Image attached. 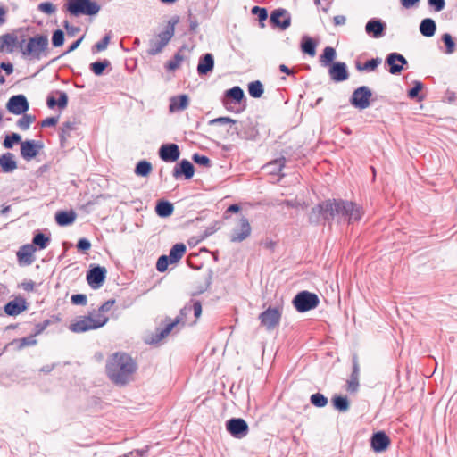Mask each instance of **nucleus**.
<instances>
[{"label":"nucleus","instance_id":"obj_36","mask_svg":"<svg viewBox=\"0 0 457 457\" xmlns=\"http://www.w3.org/2000/svg\"><path fill=\"white\" fill-rule=\"evenodd\" d=\"M173 204L167 200H159L155 205V212L161 218H167L173 213Z\"/></svg>","mask_w":457,"mask_h":457},{"label":"nucleus","instance_id":"obj_11","mask_svg":"<svg viewBox=\"0 0 457 457\" xmlns=\"http://www.w3.org/2000/svg\"><path fill=\"white\" fill-rule=\"evenodd\" d=\"M281 312L278 308L269 307L259 315L261 324L266 328L267 330H273L280 322Z\"/></svg>","mask_w":457,"mask_h":457},{"label":"nucleus","instance_id":"obj_15","mask_svg":"<svg viewBox=\"0 0 457 457\" xmlns=\"http://www.w3.org/2000/svg\"><path fill=\"white\" fill-rule=\"evenodd\" d=\"M386 63L388 65V71L393 74H400L404 69V66L408 65L406 58L399 53H390L386 57Z\"/></svg>","mask_w":457,"mask_h":457},{"label":"nucleus","instance_id":"obj_42","mask_svg":"<svg viewBox=\"0 0 457 457\" xmlns=\"http://www.w3.org/2000/svg\"><path fill=\"white\" fill-rule=\"evenodd\" d=\"M264 92L263 85L259 80L252 81L248 84V93L253 98H260Z\"/></svg>","mask_w":457,"mask_h":457},{"label":"nucleus","instance_id":"obj_24","mask_svg":"<svg viewBox=\"0 0 457 457\" xmlns=\"http://www.w3.org/2000/svg\"><path fill=\"white\" fill-rule=\"evenodd\" d=\"M36 251V248L31 244H27L20 247L19 251L17 252V259L20 264L24 265H30L33 263L35 258H34V253Z\"/></svg>","mask_w":457,"mask_h":457},{"label":"nucleus","instance_id":"obj_3","mask_svg":"<svg viewBox=\"0 0 457 457\" xmlns=\"http://www.w3.org/2000/svg\"><path fill=\"white\" fill-rule=\"evenodd\" d=\"M179 17L178 15L172 16L169 20L165 29L160 32L156 38H153L149 41V48L147 50L149 55H156L163 50V48L168 45L170 40L174 36L175 26L179 23Z\"/></svg>","mask_w":457,"mask_h":457},{"label":"nucleus","instance_id":"obj_47","mask_svg":"<svg viewBox=\"0 0 457 457\" xmlns=\"http://www.w3.org/2000/svg\"><path fill=\"white\" fill-rule=\"evenodd\" d=\"M22 115L23 116L18 120L17 126L21 130H27L29 129L31 123H33L36 120V117L31 114H26V112Z\"/></svg>","mask_w":457,"mask_h":457},{"label":"nucleus","instance_id":"obj_52","mask_svg":"<svg viewBox=\"0 0 457 457\" xmlns=\"http://www.w3.org/2000/svg\"><path fill=\"white\" fill-rule=\"evenodd\" d=\"M190 306H191V312L192 311L194 312V316L195 318V320L189 324V325L193 326L196 323L197 319H199L202 314V303L198 300L191 299Z\"/></svg>","mask_w":457,"mask_h":457},{"label":"nucleus","instance_id":"obj_37","mask_svg":"<svg viewBox=\"0 0 457 457\" xmlns=\"http://www.w3.org/2000/svg\"><path fill=\"white\" fill-rule=\"evenodd\" d=\"M187 247L183 243L175 244L170 250L169 259L171 264L177 263L185 254Z\"/></svg>","mask_w":457,"mask_h":457},{"label":"nucleus","instance_id":"obj_60","mask_svg":"<svg viewBox=\"0 0 457 457\" xmlns=\"http://www.w3.org/2000/svg\"><path fill=\"white\" fill-rule=\"evenodd\" d=\"M71 301L75 305H86L87 295L83 294H75L71 295Z\"/></svg>","mask_w":457,"mask_h":457},{"label":"nucleus","instance_id":"obj_12","mask_svg":"<svg viewBox=\"0 0 457 457\" xmlns=\"http://www.w3.org/2000/svg\"><path fill=\"white\" fill-rule=\"evenodd\" d=\"M29 108L27 97L24 95H14L11 96L6 104V109L12 114H24Z\"/></svg>","mask_w":457,"mask_h":457},{"label":"nucleus","instance_id":"obj_8","mask_svg":"<svg viewBox=\"0 0 457 457\" xmlns=\"http://www.w3.org/2000/svg\"><path fill=\"white\" fill-rule=\"evenodd\" d=\"M191 313L190 301L180 309L179 315L173 320H170L169 323L162 329H157L155 341H160L166 337L172 329L179 324L185 325L187 323V315Z\"/></svg>","mask_w":457,"mask_h":457},{"label":"nucleus","instance_id":"obj_17","mask_svg":"<svg viewBox=\"0 0 457 457\" xmlns=\"http://www.w3.org/2000/svg\"><path fill=\"white\" fill-rule=\"evenodd\" d=\"M386 23L378 18L370 19L365 25V32L373 38H380L385 36Z\"/></svg>","mask_w":457,"mask_h":457},{"label":"nucleus","instance_id":"obj_23","mask_svg":"<svg viewBox=\"0 0 457 457\" xmlns=\"http://www.w3.org/2000/svg\"><path fill=\"white\" fill-rule=\"evenodd\" d=\"M27 309L28 303L21 296H18L14 300L8 302L4 307V311L8 316H17Z\"/></svg>","mask_w":457,"mask_h":457},{"label":"nucleus","instance_id":"obj_49","mask_svg":"<svg viewBox=\"0 0 457 457\" xmlns=\"http://www.w3.org/2000/svg\"><path fill=\"white\" fill-rule=\"evenodd\" d=\"M184 60V56L179 53H176L173 56V59L167 62L165 64V69L169 71H175L178 69L181 63V62Z\"/></svg>","mask_w":457,"mask_h":457},{"label":"nucleus","instance_id":"obj_56","mask_svg":"<svg viewBox=\"0 0 457 457\" xmlns=\"http://www.w3.org/2000/svg\"><path fill=\"white\" fill-rule=\"evenodd\" d=\"M170 262V259L168 255H161L156 262V269L159 272H164L168 269V265Z\"/></svg>","mask_w":457,"mask_h":457},{"label":"nucleus","instance_id":"obj_46","mask_svg":"<svg viewBox=\"0 0 457 457\" xmlns=\"http://www.w3.org/2000/svg\"><path fill=\"white\" fill-rule=\"evenodd\" d=\"M311 403L318 408L325 407L328 404V398L321 393L312 394L310 397Z\"/></svg>","mask_w":457,"mask_h":457},{"label":"nucleus","instance_id":"obj_25","mask_svg":"<svg viewBox=\"0 0 457 457\" xmlns=\"http://www.w3.org/2000/svg\"><path fill=\"white\" fill-rule=\"evenodd\" d=\"M214 68V57L212 54H204L199 58L197 65V73L200 76L207 75Z\"/></svg>","mask_w":457,"mask_h":457},{"label":"nucleus","instance_id":"obj_41","mask_svg":"<svg viewBox=\"0 0 457 457\" xmlns=\"http://www.w3.org/2000/svg\"><path fill=\"white\" fill-rule=\"evenodd\" d=\"M152 169L153 167L150 162L146 160H141L136 165L135 173L137 176L147 177L152 171Z\"/></svg>","mask_w":457,"mask_h":457},{"label":"nucleus","instance_id":"obj_5","mask_svg":"<svg viewBox=\"0 0 457 457\" xmlns=\"http://www.w3.org/2000/svg\"><path fill=\"white\" fill-rule=\"evenodd\" d=\"M108 320V317L101 313L94 315L90 313L87 316H81L79 320L71 323L69 328L74 333H83L104 327Z\"/></svg>","mask_w":457,"mask_h":457},{"label":"nucleus","instance_id":"obj_10","mask_svg":"<svg viewBox=\"0 0 457 457\" xmlns=\"http://www.w3.org/2000/svg\"><path fill=\"white\" fill-rule=\"evenodd\" d=\"M227 431L235 438L242 439L248 434L249 427L242 418H231L226 421Z\"/></svg>","mask_w":457,"mask_h":457},{"label":"nucleus","instance_id":"obj_16","mask_svg":"<svg viewBox=\"0 0 457 457\" xmlns=\"http://www.w3.org/2000/svg\"><path fill=\"white\" fill-rule=\"evenodd\" d=\"M270 21L274 27L285 30L291 25V15L286 9H275L270 13Z\"/></svg>","mask_w":457,"mask_h":457},{"label":"nucleus","instance_id":"obj_50","mask_svg":"<svg viewBox=\"0 0 457 457\" xmlns=\"http://www.w3.org/2000/svg\"><path fill=\"white\" fill-rule=\"evenodd\" d=\"M252 14L256 15L258 17V21L262 28L264 27V21L268 18V12L266 8L253 6L251 10Z\"/></svg>","mask_w":457,"mask_h":457},{"label":"nucleus","instance_id":"obj_63","mask_svg":"<svg viewBox=\"0 0 457 457\" xmlns=\"http://www.w3.org/2000/svg\"><path fill=\"white\" fill-rule=\"evenodd\" d=\"M63 27L66 29L67 34L69 36H75L77 33H79L80 31L79 27H75L73 25H71L68 21H63Z\"/></svg>","mask_w":457,"mask_h":457},{"label":"nucleus","instance_id":"obj_13","mask_svg":"<svg viewBox=\"0 0 457 457\" xmlns=\"http://www.w3.org/2000/svg\"><path fill=\"white\" fill-rule=\"evenodd\" d=\"M105 278L106 269L99 265L91 267L87 272V281L93 289H98L101 287Z\"/></svg>","mask_w":457,"mask_h":457},{"label":"nucleus","instance_id":"obj_27","mask_svg":"<svg viewBox=\"0 0 457 457\" xmlns=\"http://www.w3.org/2000/svg\"><path fill=\"white\" fill-rule=\"evenodd\" d=\"M18 167L15 156L12 153L7 152L0 155V168L4 173H12Z\"/></svg>","mask_w":457,"mask_h":457},{"label":"nucleus","instance_id":"obj_26","mask_svg":"<svg viewBox=\"0 0 457 457\" xmlns=\"http://www.w3.org/2000/svg\"><path fill=\"white\" fill-rule=\"evenodd\" d=\"M18 37L13 33L0 36V51L12 54L17 47Z\"/></svg>","mask_w":457,"mask_h":457},{"label":"nucleus","instance_id":"obj_40","mask_svg":"<svg viewBox=\"0 0 457 457\" xmlns=\"http://www.w3.org/2000/svg\"><path fill=\"white\" fill-rule=\"evenodd\" d=\"M111 65V62L107 59L96 61L89 65L90 71L96 76L104 74V70Z\"/></svg>","mask_w":457,"mask_h":457},{"label":"nucleus","instance_id":"obj_57","mask_svg":"<svg viewBox=\"0 0 457 457\" xmlns=\"http://www.w3.org/2000/svg\"><path fill=\"white\" fill-rule=\"evenodd\" d=\"M19 345H18V348L19 349H21L23 347H26V346H31V345H35L37 344V340L35 338V335H31V336H29V337H22L21 339L16 341Z\"/></svg>","mask_w":457,"mask_h":457},{"label":"nucleus","instance_id":"obj_32","mask_svg":"<svg viewBox=\"0 0 457 457\" xmlns=\"http://www.w3.org/2000/svg\"><path fill=\"white\" fill-rule=\"evenodd\" d=\"M360 368L357 360L354 358L353 361V370L350 378L347 381V390L349 392H356L359 387Z\"/></svg>","mask_w":457,"mask_h":457},{"label":"nucleus","instance_id":"obj_53","mask_svg":"<svg viewBox=\"0 0 457 457\" xmlns=\"http://www.w3.org/2000/svg\"><path fill=\"white\" fill-rule=\"evenodd\" d=\"M381 62L382 60L379 57L371 58L363 63V71H374L381 63Z\"/></svg>","mask_w":457,"mask_h":457},{"label":"nucleus","instance_id":"obj_31","mask_svg":"<svg viewBox=\"0 0 457 457\" xmlns=\"http://www.w3.org/2000/svg\"><path fill=\"white\" fill-rule=\"evenodd\" d=\"M76 217V212L72 210L59 211L55 213V221L59 226H69L75 221Z\"/></svg>","mask_w":457,"mask_h":457},{"label":"nucleus","instance_id":"obj_30","mask_svg":"<svg viewBox=\"0 0 457 457\" xmlns=\"http://www.w3.org/2000/svg\"><path fill=\"white\" fill-rule=\"evenodd\" d=\"M244 98L245 93L243 89L238 86H235L225 91L223 104L227 105L228 100H231L235 104H239Z\"/></svg>","mask_w":457,"mask_h":457},{"label":"nucleus","instance_id":"obj_61","mask_svg":"<svg viewBox=\"0 0 457 457\" xmlns=\"http://www.w3.org/2000/svg\"><path fill=\"white\" fill-rule=\"evenodd\" d=\"M428 5L433 8L435 12H441L445 6V0H428Z\"/></svg>","mask_w":457,"mask_h":457},{"label":"nucleus","instance_id":"obj_2","mask_svg":"<svg viewBox=\"0 0 457 457\" xmlns=\"http://www.w3.org/2000/svg\"><path fill=\"white\" fill-rule=\"evenodd\" d=\"M325 208H327V221L337 220V222L346 221L353 224L359 221L362 215L360 206L343 199H327Z\"/></svg>","mask_w":457,"mask_h":457},{"label":"nucleus","instance_id":"obj_62","mask_svg":"<svg viewBox=\"0 0 457 457\" xmlns=\"http://www.w3.org/2000/svg\"><path fill=\"white\" fill-rule=\"evenodd\" d=\"M59 95V98L57 100L58 107L61 109H64L68 104V96L64 91H57Z\"/></svg>","mask_w":457,"mask_h":457},{"label":"nucleus","instance_id":"obj_1","mask_svg":"<svg viewBox=\"0 0 457 457\" xmlns=\"http://www.w3.org/2000/svg\"><path fill=\"white\" fill-rule=\"evenodd\" d=\"M137 370V362L125 353H113L106 363L108 378L117 386L128 384Z\"/></svg>","mask_w":457,"mask_h":457},{"label":"nucleus","instance_id":"obj_54","mask_svg":"<svg viewBox=\"0 0 457 457\" xmlns=\"http://www.w3.org/2000/svg\"><path fill=\"white\" fill-rule=\"evenodd\" d=\"M37 9L40 12H42L46 14H48V15L54 13L56 11L55 5L54 4H52L51 2H43V3L39 4L37 6Z\"/></svg>","mask_w":457,"mask_h":457},{"label":"nucleus","instance_id":"obj_14","mask_svg":"<svg viewBox=\"0 0 457 457\" xmlns=\"http://www.w3.org/2000/svg\"><path fill=\"white\" fill-rule=\"evenodd\" d=\"M44 144L38 140H25L21 143V155L26 161L35 158L43 149Z\"/></svg>","mask_w":457,"mask_h":457},{"label":"nucleus","instance_id":"obj_22","mask_svg":"<svg viewBox=\"0 0 457 457\" xmlns=\"http://www.w3.org/2000/svg\"><path fill=\"white\" fill-rule=\"evenodd\" d=\"M238 226L239 228L233 229V233L231 235L232 242H242L251 234V226L247 218L241 217Z\"/></svg>","mask_w":457,"mask_h":457},{"label":"nucleus","instance_id":"obj_51","mask_svg":"<svg viewBox=\"0 0 457 457\" xmlns=\"http://www.w3.org/2000/svg\"><path fill=\"white\" fill-rule=\"evenodd\" d=\"M64 40H65V35L62 29H58L53 32L51 41H52V45L54 47L62 46L64 43Z\"/></svg>","mask_w":457,"mask_h":457},{"label":"nucleus","instance_id":"obj_43","mask_svg":"<svg viewBox=\"0 0 457 457\" xmlns=\"http://www.w3.org/2000/svg\"><path fill=\"white\" fill-rule=\"evenodd\" d=\"M286 158L280 157L267 163L266 167L270 170V173L279 174L285 167Z\"/></svg>","mask_w":457,"mask_h":457},{"label":"nucleus","instance_id":"obj_9","mask_svg":"<svg viewBox=\"0 0 457 457\" xmlns=\"http://www.w3.org/2000/svg\"><path fill=\"white\" fill-rule=\"evenodd\" d=\"M372 91L367 86H361L353 90L349 102L359 110H364L370 105Z\"/></svg>","mask_w":457,"mask_h":457},{"label":"nucleus","instance_id":"obj_44","mask_svg":"<svg viewBox=\"0 0 457 457\" xmlns=\"http://www.w3.org/2000/svg\"><path fill=\"white\" fill-rule=\"evenodd\" d=\"M32 243L33 245L38 246L39 249H46L50 243V237L42 232H37L34 235Z\"/></svg>","mask_w":457,"mask_h":457},{"label":"nucleus","instance_id":"obj_34","mask_svg":"<svg viewBox=\"0 0 457 457\" xmlns=\"http://www.w3.org/2000/svg\"><path fill=\"white\" fill-rule=\"evenodd\" d=\"M77 125L78 123L75 120H68L62 123L59 131L61 146H64L65 142L71 137V132L77 129Z\"/></svg>","mask_w":457,"mask_h":457},{"label":"nucleus","instance_id":"obj_6","mask_svg":"<svg viewBox=\"0 0 457 457\" xmlns=\"http://www.w3.org/2000/svg\"><path fill=\"white\" fill-rule=\"evenodd\" d=\"M64 8L74 17L96 16L101 10V6L93 0H66Z\"/></svg>","mask_w":457,"mask_h":457},{"label":"nucleus","instance_id":"obj_28","mask_svg":"<svg viewBox=\"0 0 457 457\" xmlns=\"http://www.w3.org/2000/svg\"><path fill=\"white\" fill-rule=\"evenodd\" d=\"M321 220L327 221V208H325V201H322L312 207L309 214V222L312 224H319Z\"/></svg>","mask_w":457,"mask_h":457},{"label":"nucleus","instance_id":"obj_39","mask_svg":"<svg viewBox=\"0 0 457 457\" xmlns=\"http://www.w3.org/2000/svg\"><path fill=\"white\" fill-rule=\"evenodd\" d=\"M332 404L334 408L341 412L347 411L350 407L349 400L346 396L334 395L332 398Z\"/></svg>","mask_w":457,"mask_h":457},{"label":"nucleus","instance_id":"obj_59","mask_svg":"<svg viewBox=\"0 0 457 457\" xmlns=\"http://www.w3.org/2000/svg\"><path fill=\"white\" fill-rule=\"evenodd\" d=\"M111 36L110 34H106L100 41H98L95 46L94 49L97 52H102L105 50L110 43Z\"/></svg>","mask_w":457,"mask_h":457},{"label":"nucleus","instance_id":"obj_33","mask_svg":"<svg viewBox=\"0 0 457 457\" xmlns=\"http://www.w3.org/2000/svg\"><path fill=\"white\" fill-rule=\"evenodd\" d=\"M419 29L422 36L431 37L436 31V24L433 19L425 18L420 21Z\"/></svg>","mask_w":457,"mask_h":457},{"label":"nucleus","instance_id":"obj_29","mask_svg":"<svg viewBox=\"0 0 457 457\" xmlns=\"http://www.w3.org/2000/svg\"><path fill=\"white\" fill-rule=\"evenodd\" d=\"M189 104V97L186 94L172 96L170 100V111L171 112L183 111L187 108Z\"/></svg>","mask_w":457,"mask_h":457},{"label":"nucleus","instance_id":"obj_21","mask_svg":"<svg viewBox=\"0 0 457 457\" xmlns=\"http://www.w3.org/2000/svg\"><path fill=\"white\" fill-rule=\"evenodd\" d=\"M330 79L335 82H343L349 78L347 66L343 62H335L328 69Z\"/></svg>","mask_w":457,"mask_h":457},{"label":"nucleus","instance_id":"obj_4","mask_svg":"<svg viewBox=\"0 0 457 457\" xmlns=\"http://www.w3.org/2000/svg\"><path fill=\"white\" fill-rule=\"evenodd\" d=\"M49 39L47 35L37 34L29 37L23 51L22 55L34 60H40L47 55Z\"/></svg>","mask_w":457,"mask_h":457},{"label":"nucleus","instance_id":"obj_64","mask_svg":"<svg viewBox=\"0 0 457 457\" xmlns=\"http://www.w3.org/2000/svg\"><path fill=\"white\" fill-rule=\"evenodd\" d=\"M91 247V243L87 238H80L77 243V248L79 251L86 252Z\"/></svg>","mask_w":457,"mask_h":457},{"label":"nucleus","instance_id":"obj_58","mask_svg":"<svg viewBox=\"0 0 457 457\" xmlns=\"http://www.w3.org/2000/svg\"><path fill=\"white\" fill-rule=\"evenodd\" d=\"M423 88V83L420 81H414L413 87L408 91V96L411 99L418 98L419 93Z\"/></svg>","mask_w":457,"mask_h":457},{"label":"nucleus","instance_id":"obj_19","mask_svg":"<svg viewBox=\"0 0 457 457\" xmlns=\"http://www.w3.org/2000/svg\"><path fill=\"white\" fill-rule=\"evenodd\" d=\"M390 438L385 431H377L372 434L370 444L375 453H383L390 445Z\"/></svg>","mask_w":457,"mask_h":457},{"label":"nucleus","instance_id":"obj_7","mask_svg":"<svg viewBox=\"0 0 457 457\" xmlns=\"http://www.w3.org/2000/svg\"><path fill=\"white\" fill-rule=\"evenodd\" d=\"M292 303L297 312H305L315 309L320 303V299L314 293L301 291L295 295Z\"/></svg>","mask_w":457,"mask_h":457},{"label":"nucleus","instance_id":"obj_48","mask_svg":"<svg viewBox=\"0 0 457 457\" xmlns=\"http://www.w3.org/2000/svg\"><path fill=\"white\" fill-rule=\"evenodd\" d=\"M441 39L445 46V53L446 54H452L455 51V42L453 37L449 33H445L442 35Z\"/></svg>","mask_w":457,"mask_h":457},{"label":"nucleus","instance_id":"obj_45","mask_svg":"<svg viewBox=\"0 0 457 457\" xmlns=\"http://www.w3.org/2000/svg\"><path fill=\"white\" fill-rule=\"evenodd\" d=\"M21 143V137L18 133H11L5 136L3 145L6 149H12L15 144Z\"/></svg>","mask_w":457,"mask_h":457},{"label":"nucleus","instance_id":"obj_20","mask_svg":"<svg viewBox=\"0 0 457 457\" xmlns=\"http://www.w3.org/2000/svg\"><path fill=\"white\" fill-rule=\"evenodd\" d=\"M195 174L194 165L187 159H183L179 162L173 168L172 176L179 179L184 178L185 179H190Z\"/></svg>","mask_w":457,"mask_h":457},{"label":"nucleus","instance_id":"obj_55","mask_svg":"<svg viewBox=\"0 0 457 457\" xmlns=\"http://www.w3.org/2000/svg\"><path fill=\"white\" fill-rule=\"evenodd\" d=\"M192 160L198 165L200 166H204V167H210L211 166V160L205 156V155H201L197 153L194 154L193 156H192Z\"/></svg>","mask_w":457,"mask_h":457},{"label":"nucleus","instance_id":"obj_35","mask_svg":"<svg viewBox=\"0 0 457 457\" xmlns=\"http://www.w3.org/2000/svg\"><path fill=\"white\" fill-rule=\"evenodd\" d=\"M317 42L311 37L304 35L301 39L300 48L303 54L310 56L316 54Z\"/></svg>","mask_w":457,"mask_h":457},{"label":"nucleus","instance_id":"obj_38","mask_svg":"<svg viewBox=\"0 0 457 457\" xmlns=\"http://www.w3.org/2000/svg\"><path fill=\"white\" fill-rule=\"evenodd\" d=\"M337 53L332 46H326L323 53L320 55V62L322 66H329L334 63Z\"/></svg>","mask_w":457,"mask_h":457},{"label":"nucleus","instance_id":"obj_18","mask_svg":"<svg viewBox=\"0 0 457 457\" xmlns=\"http://www.w3.org/2000/svg\"><path fill=\"white\" fill-rule=\"evenodd\" d=\"M158 154L160 158L165 162H177L180 156L179 147L174 143L162 145Z\"/></svg>","mask_w":457,"mask_h":457}]
</instances>
